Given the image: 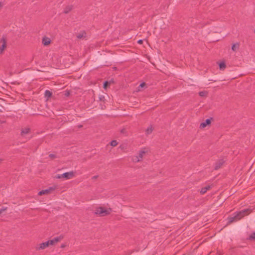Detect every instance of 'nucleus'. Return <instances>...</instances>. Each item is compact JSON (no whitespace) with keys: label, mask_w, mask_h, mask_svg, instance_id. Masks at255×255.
Here are the masks:
<instances>
[{"label":"nucleus","mask_w":255,"mask_h":255,"mask_svg":"<svg viewBox=\"0 0 255 255\" xmlns=\"http://www.w3.org/2000/svg\"><path fill=\"white\" fill-rule=\"evenodd\" d=\"M50 156L51 157H52V158H54V157H55V155H53V154H50Z\"/></svg>","instance_id":"nucleus-28"},{"label":"nucleus","mask_w":255,"mask_h":255,"mask_svg":"<svg viewBox=\"0 0 255 255\" xmlns=\"http://www.w3.org/2000/svg\"><path fill=\"white\" fill-rule=\"evenodd\" d=\"M57 188V186L54 185L52 186L49 187L48 188H47L46 189L42 190L39 191L38 193V195L39 196H42L43 195L49 194L51 193L52 192H53L54 191H55Z\"/></svg>","instance_id":"nucleus-4"},{"label":"nucleus","mask_w":255,"mask_h":255,"mask_svg":"<svg viewBox=\"0 0 255 255\" xmlns=\"http://www.w3.org/2000/svg\"><path fill=\"white\" fill-rule=\"evenodd\" d=\"M149 152L148 147H142L140 148L137 154L133 156L131 158L132 161L134 163H138L143 160V157Z\"/></svg>","instance_id":"nucleus-1"},{"label":"nucleus","mask_w":255,"mask_h":255,"mask_svg":"<svg viewBox=\"0 0 255 255\" xmlns=\"http://www.w3.org/2000/svg\"><path fill=\"white\" fill-rule=\"evenodd\" d=\"M1 45H0V53H2L5 48L6 47V41L5 37H2L0 41Z\"/></svg>","instance_id":"nucleus-7"},{"label":"nucleus","mask_w":255,"mask_h":255,"mask_svg":"<svg viewBox=\"0 0 255 255\" xmlns=\"http://www.w3.org/2000/svg\"><path fill=\"white\" fill-rule=\"evenodd\" d=\"M211 123V119H207L205 122H202L200 125V128L201 129H203L205 128L207 126L210 125Z\"/></svg>","instance_id":"nucleus-9"},{"label":"nucleus","mask_w":255,"mask_h":255,"mask_svg":"<svg viewBox=\"0 0 255 255\" xmlns=\"http://www.w3.org/2000/svg\"><path fill=\"white\" fill-rule=\"evenodd\" d=\"M239 46L240 44L239 43H235L232 45V49L233 51H236L237 50L239 49Z\"/></svg>","instance_id":"nucleus-14"},{"label":"nucleus","mask_w":255,"mask_h":255,"mask_svg":"<svg viewBox=\"0 0 255 255\" xmlns=\"http://www.w3.org/2000/svg\"><path fill=\"white\" fill-rule=\"evenodd\" d=\"M52 93L48 90H46L45 92V96L47 98H49L51 96Z\"/></svg>","instance_id":"nucleus-16"},{"label":"nucleus","mask_w":255,"mask_h":255,"mask_svg":"<svg viewBox=\"0 0 255 255\" xmlns=\"http://www.w3.org/2000/svg\"><path fill=\"white\" fill-rule=\"evenodd\" d=\"M67 246V245L66 244H62L61 245L60 248H64Z\"/></svg>","instance_id":"nucleus-24"},{"label":"nucleus","mask_w":255,"mask_h":255,"mask_svg":"<svg viewBox=\"0 0 255 255\" xmlns=\"http://www.w3.org/2000/svg\"><path fill=\"white\" fill-rule=\"evenodd\" d=\"M211 187L210 186H207L202 188L200 190V193L201 194H205L208 190L210 189Z\"/></svg>","instance_id":"nucleus-13"},{"label":"nucleus","mask_w":255,"mask_h":255,"mask_svg":"<svg viewBox=\"0 0 255 255\" xmlns=\"http://www.w3.org/2000/svg\"><path fill=\"white\" fill-rule=\"evenodd\" d=\"M30 129L29 128H24L21 129V135L22 136H25L26 134L30 132Z\"/></svg>","instance_id":"nucleus-11"},{"label":"nucleus","mask_w":255,"mask_h":255,"mask_svg":"<svg viewBox=\"0 0 255 255\" xmlns=\"http://www.w3.org/2000/svg\"><path fill=\"white\" fill-rule=\"evenodd\" d=\"M205 94H206L205 92L202 91V92H199V95L201 97L204 96L205 95Z\"/></svg>","instance_id":"nucleus-21"},{"label":"nucleus","mask_w":255,"mask_h":255,"mask_svg":"<svg viewBox=\"0 0 255 255\" xmlns=\"http://www.w3.org/2000/svg\"><path fill=\"white\" fill-rule=\"evenodd\" d=\"M226 64L224 62H221L219 64V67H220V69H221V70L224 69L226 68Z\"/></svg>","instance_id":"nucleus-17"},{"label":"nucleus","mask_w":255,"mask_h":255,"mask_svg":"<svg viewBox=\"0 0 255 255\" xmlns=\"http://www.w3.org/2000/svg\"><path fill=\"white\" fill-rule=\"evenodd\" d=\"M56 178L57 179H60V178H63V176H62V174H58L56 175Z\"/></svg>","instance_id":"nucleus-23"},{"label":"nucleus","mask_w":255,"mask_h":255,"mask_svg":"<svg viewBox=\"0 0 255 255\" xmlns=\"http://www.w3.org/2000/svg\"><path fill=\"white\" fill-rule=\"evenodd\" d=\"M2 160L1 159H0V163L1 162Z\"/></svg>","instance_id":"nucleus-29"},{"label":"nucleus","mask_w":255,"mask_h":255,"mask_svg":"<svg viewBox=\"0 0 255 255\" xmlns=\"http://www.w3.org/2000/svg\"><path fill=\"white\" fill-rule=\"evenodd\" d=\"M51 42V40L50 38L44 36L42 39V43L44 46H48L49 45Z\"/></svg>","instance_id":"nucleus-10"},{"label":"nucleus","mask_w":255,"mask_h":255,"mask_svg":"<svg viewBox=\"0 0 255 255\" xmlns=\"http://www.w3.org/2000/svg\"><path fill=\"white\" fill-rule=\"evenodd\" d=\"M152 127H149L147 128L146 129L145 132L146 134H150L152 131Z\"/></svg>","instance_id":"nucleus-15"},{"label":"nucleus","mask_w":255,"mask_h":255,"mask_svg":"<svg viewBox=\"0 0 255 255\" xmlns=\"http://www.w3.org/2000/svg\"><path fill=\"white\" fill-rule=\"evenodd\" d=\"M1 214V211H0V214Z\"/></svg>","instance_id":"nucleus-31"},{"label":"nucleus","mask_w":255,"mask_h":255,"mask_svg":"<svg viewBox=\"0 0 255 255\" xmlns=\"http://www.w3.org/2000/svg\"><path fill=\"white\" fill-rule=\"evenodd\" d=\"M252 212L250 209H247L241 211L237 213L234 216L228 218V223H232L233 222L241 220L245 216L248 215Z\"/></svg>","instance_id":"nucleus-2"},{"label":"nucleus","mask_w":255,"mask_h":255,"mask_svg":"<svg viewBox=\"0 0 255 255\" xmlns=\"http://www.w3.org/2000/svg\"><path fill=\"white\" fill-rule=\"evenodd\" d=\"M48 247V243L47 242V241H46L37 244L35 247V250L38 251L44 250L47 248Z\"/></svg>","instance_id":"nucleus-6"},{"label":"nucleus","mask_w":255,"mask_h":255,"mask_svg":"<svg viewBox=\"0 0 255 255\" xmlns=\"http://www.w3.org/2000/svg\"><path fill=\"white\" fill-rule=\"evenodd\" d=\"M224 161L223 160H220L218 161L215 165V169L217 170L219 169L223 164Z\"/></svg>","instance_id":"nucleus-12"},{"label":"nucleus","mask_w":255,"mask_h":255,"mask_svg":"<svg viewBox=\"0 0 255 255\" xmlns=\"http://www.w3.org/2000/svg\"><path fill=\"white\" fill-rule=\"evenodd\" d=\"M1 2H0V7L1 6Z\"/></svg>","instance_id":"nucleus-30"},{"label":"nucleus","mask_w":255,"mask_h":255,"mask_svg":"<svg viewBox=\"0 0 255 255\" xmlns=\"http://www.w3.org/2000/svg\"><path fill=\"white\" fill-rule=\"evenodd\" d=\"M64 238V236L62 235L57 236L53 238L52 239L49 240L47 241L48 243L49 247L50 246H55L56 245L58 242H60Z\"/></svg>","instance_id":"nucleus-5"},{"label":"nucleus","mask_w":255,"mask_h":255,"mask_svg":"<svg viewBox=\"0 0 255 255\" xmlns=\"http://www.w3.org/2000/svg\"><path fill=\"white\" fill-rule=\"evenodd\" d=\"M109 84V82L108 81H106L104 83V89H106L108 85Z\"/></svg>","instance_id":"nucleus-22"},{"label":"nucleus","mask_w":255,"mask_h":255,"mask_svg":"<svg viewBox=\"0 0 255 255\" xmlns=\"http://www.w3.org/2000/svg\"><path fill=\"white\" fill-rule=\"evenodd\" d=\"M142 42H143V41L141 39H140V40H138V41H137V43L140 44H141L142 43Z\"/></svg>","instance_id":"nucleus-26"},{"label":"nucleus","mask_w":255,"mask_h":255,"mask_svg":"<svg viewBox=\"0 0 255 255\" xmlns=\"http://www.w3.org/2000/svg\"><path fill=\"white\" fill-rule=\"evenodd\" d=\"M145 84L144 83H142L140 84L139 87L141 88H143L145 86Z\"/></svg>","instance_id":"nucleus-25"},{"label":"nucleus","mask_w":255,"mask_h":255,"mask_svg":"<svg viewBox=\"0 0 255 255\" xmlns=\"http://www.w3.org/2000/svg\"><path fill=\"white\" fill-rule=\"evenodd\" d=\"M112 209L103 206L97 207L95 208L94 213L100 217L107 216L111 214Z\"/></svg>","instance_id":"nucleus-3"},{"label":"nucleus","mask_w":255,"mask_h":255,"mask_svg":"<svg viewBox=\"0 0 255 255\" xmlns=\"http://www.w3.org/2000/svg\"><path fill=\"white\" fill-rule=\"evenodd\" d=\"M62 176H63V178L66 179H70L71 178H73L75 176V172L73 171L65 172L62 174Z\"/></svg>","instance_id":"nucleus-8"},{"label":"nucleus","mask_w":255,"mask_h":255,"mask_svg":"<svg viewBox=\"0 0 255 255\" xmlns=\"http://www.w3.org/2000/svg\"><path fill=\"white\" fill-rule=\"evenodd\" d=\"M110 144L111 146L114 147L118 145V142L116 140H113L111 141V142H110Z\"/></svg>","instance_id":"nucleus-18"},{"label":"nucleus","mask_w":255,"mask_h":255,"mask_svg":"<svg viewBox=\"0 0 255 255\" xmlns=\"http://www.w3.org/2000/svg\"><path fill=\"white\" fill-rule=\"evenodd\" d=\"M85 33L84 32H83L82 33H79V34H77V37L78 39H81L82 37H85Z\"/></svg>","instance_id":"nucleus-19"},{"label":"nucleus","mask_w":255,"mask_h":255,"mask_svg":"<svg viewBox=\"0 0 255 255\" xmlns=\"http://www.w3.org/2000/svg\"><path fill=\"white\" fill-rule=\"evenodd\" d=\"M250 238L251 239H254L255 240V233H252L250 236Z\"/></svg>","instance_id":"nucleus-20"},{"label":"nucleus","mask_w":255,"mask_h":255,"mask_svg":"<svg viewBox=\"0 0 255 255\" xmlns=\"http://www.w3.org/2000/svg\"><path fill=\"white\" fill-rule=\"evenodd\" d=\"M6 208L1 209L0 210V211H1V213L2 212H3V211H4L5 210H6Z\"/></svg>","instance_id":"nucleus-27"}]
</instances>
